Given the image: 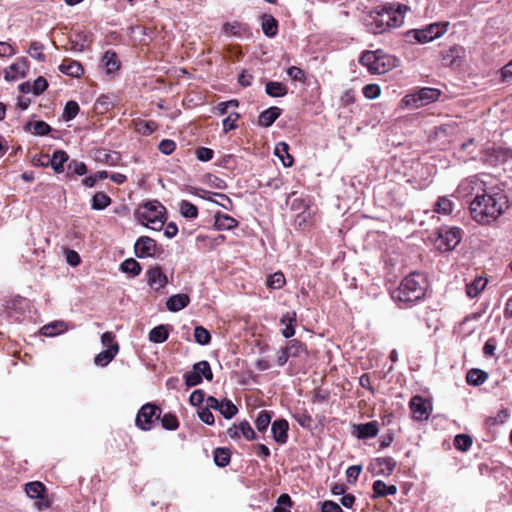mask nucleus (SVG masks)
<instances>
[{"mask_svg": "<svg viewBox=\"0 0 512 512\" xmlns=\"http://www.w3.org/2000/svg\"><path fill=\"white\" fill-rule=\"evenodd\" d=\"M507 208V196L501 189L495 186H489L484 193L469 202L471 217L479 224L492 223Z\"/></svg>", "mask_w": 512, "mask_h": 512, "instance_id": "obj_1", "label": "nucleus"}, {"mask_svg": "<svg viewBox=\"0 0 512 512\" xmlns=\"http://www.w3.org/2000/svg\"><path fill=\"white\" fill-rule=\"evenodd\" d=\"M426 286L427 283L423 274L418 272L410 273L401 281L399 287L393 291L392 298L402 303V307H408L424 297Z\"/></svg>", "mask_w": 512, "mask_h": 512, "instance_id": "obj_2", "label": "nucleus"}, {"mask_svg": "<svg viewBox=\"0 0 512 512\" xmlns=\"http://www.w3.org/2000/svg\"><path fill=\"white\" fill-rule=\"evenodd\" d=\"M404 22V15L400 9L393 5H385L380 10L370 14L368 23L369 31L373 34H381L388 29L400 27Z\"/></svg>", "mask_w": 512, "mask_h": 512, "instance_id": "obj_3", "label": "nucleus"}, {"mask_svg": "<svg viewBox=\"0 0 512 512\" xmlns=\"http://www.w3.org/2000/svg\"><path fill=\"white\" fill-rule=\"evenodd\" d=\"M165 207L157 200L148 201L138 207L136 217L145 227L154 231L162 230L166 217Z\"/></svg>", "mask_w": 512, "mask_h": 512, "instance_id": "obj_4", "label": "nucleus"}, {"mask_svg": "<svg viewBox=\"0 0 512 512\" xmlns=\"http://www.w3.org/2000/svg\"><path fill=\"white\" fill-rule=\"evenodd\" d=\"M359 62L367 67L372 74H384L399 64V59L386 54L383 50L365 51L360 56Z\"/></svg>", "mask_w": 512, "mask_h": 512, "instance_id": "obj_5", "label": "nucleus"}, {"mask_svg": "<svg viewBox=\"0 0 512 512\" xmlns=\"http://www.w3.org/2000/svg\"><path fill=\"white\" fill-rule=\"evenodd\" d=\"M448 26V22H436L421 29H411L405 33V39L409 43L425 44L444 35Z\"/></svg>", "mask_w": 512, "mask_h": 512, "instance_id": "obj_6", "label": "nucleus"}, {"mask_svg": "<svg viewBox=\"0 0 512 512\" xmlns=\"http://www.w3.org/2000/svg\"><path fill=\"white\" fill-rule=\"evenodd\" d=\"M489 186L481 176L475 175L462 180L455 193L459 198L471 201L484 193Z\"/></svg>", "mask_w": 512, "mask_h": 512, "instance_id": "obj_7", "label": "nucleus"}, {"mask_svg": "<svg viewBox=\"0 0 512 512\" xmlns=\"http://www.w3.org/2000/svg\"><path fill=\"white\" fill-rule=\"evenodd\" d=\"M161 410L158 406L147 403L138 411L135 419L136 426L143 431L151 430L154 419H159Z\"/></svg>", "mask_w": 512, "mask_h": 512, "instance_id": "obj_8", "label": "nucleus"}, {"mask_svg": "<svg viewBox=\"0 0 512 512\" xmlns=\"http://www.w3.org/2000/svg\"><path fill=\"white\" fill-rule=\"evenodd\" d=\"M439 96L440 91L438 89L425 87L416 94L408 95L404 99L407 105L413 104L415 108H419L436 101Z\"/></svg>", "mask_w": 512, "mask_h": 512, "instance_id": "obj_9", "label": "nucleus"}, {"mask_svg": "<svg viewBox=\"0 0 512 512\" xmlns=\"http://www.w3.org/2000/svg\"><path fill=\"white\" fill-rule=\"evenodd\" d=\"M461 238V230L457 227L441 229L438 248L444 251H451L460 243Z\"/></svg>", "mask_w": 512, "mask_h": 512, "instance_id": "obj_10", "label": "nucleus"}, {"mask_svg": "<svg viewBox=\"0 0 512 512\" xmlns=\"http://www.w3.org/2000/svg\"><path fill=\"white\" fill-rule=\"evenodd\" d=\"M157 250L156 241L148 236L139 237L134 244L135 255L138 258L154 256Z\"/></svg>", "mask_w": 512, "mask_h": 512, "instance_id": "obj_11", "label": "nucleus"}, {"mask_svg": "<svg viewBox=\"0 0 512 512\" xmlns=\"http://www.w3.org/2000/svg\"><path fill=\"white\" fill-rule=\"evenodd\" d=\"M410 409L413 413V417L418 421L428 419L430 415L431 405L430 403L421 396H414L410 401Z\"/></svg>", "mask_w": 512, "mask_h": 512, "instance_id": "obj_12", "label": "nucleus"}, {"mask_svg": "<svg viewBox=\"0 0 512 512\" xmlns=\"http://www.w3.org/2000/svg\"><path fill=\"white\" fill-rule=\"evenodd\" d=\"M465 50L460 45H454L447 50L442 51V63L449 67H458L461 65Z\"/></svg>", "mask_w": 512, "mask_h": 512, "instance_id": "obj_13", "label": "nucleus"}, {"mask_svg": "<svg viewBox=\"0 0 512 512\" xmlns=\"http://www.w3.org/2000/svg\"><path fill=\"white\" fill-rule=\"evenodd\" d=\"M379 432L377 421L355 424L352 427V434L358 439H368L375 437Z\"/></svg>", "mask_w": 512, "mask_h": 512, "instance_id": "obj_14", "label": "nucleus"}, {"mask_svg": "<svg viewBox=\"0 0 512 512\" xmlns=\"http://www.w3.org/2000/svg\"><path fill=\"white\" fill-rule=\"evenodd\" d=\"M396 467V461L392 457L376 458L370 464V468L378 475L389 476Z\"/></svg>", "mask_w": 512, "mask_h": 512, "instance_id": "obj_15", "label": "nucleus"}, {"mask_svg": "<svg viewBox=\"0 0 512 512\" xmlns=\"http://www.w3.org/2000/svg\"><path fill=\"white\" fill-rule=\"evenodd\" d=\"M289 424L285 419H277L272 423L271 431L273 439L279 444L284 445L288 440Z\"/></svg>", "mask_w": 512, "mask_h": 512, "instance_id": "obj_16", "label": "nucleus"}, {"mask_svg": "<svg viewBox=\"0 0 512 512\" xmlns=\"http://www.w3.org/2000/svg\"><path fill=\"white\" fill-rule=\"evenodd\" d=\"M146 274L149 286L156 290L163 288L168 282L167 276L159 266L151 267Z\"/></svg>", "mask_w": 512, "mask_h": 512, "instance_id": "obj_17", "label": "nucleus"}, {"mask_svg": "<svg viewBox=\"0 0 512 512\" xmlns=\"http://www.w3.org/2000/svg\"><path fill=\"white\" fill-rule=\"evenodd\" d=\"M198 196L204 200L216 203L226 210L232 209L233 203L231 199L223 193H215L207 190H201V193H199Z\"/></svg>", "mask_w": 512, "mask_h": 512, "instance_id": "obj_18", "label": "nucleus"}, {"mask_svg": "<svg viewBox=\"0 0 512 512\" xmlns=\"http://www.w3.org/2000/svg\"><path fill=\"white\" fill-rule=\"evenodd\" d=\"M238 221L228 214L216 212L214 214V228L218 231H228L238 226Z\"/></svg>", "mask_w": 512, "mask_h": 512, "instance_id": "obj_19", "label": "nucleus"}, {"mask_svg": "<svg viewBox=\"0 0 512 512\" xmlns=\"http://www.w3.org/2000/svg\"><path fill=\"white\" fill-rule=\"evenodd\" d=\"M119 345L117 343L110 345L107 349L101 351L94 358V363L97 366L105 367L107 366L118 354Z\"/></svg>", "mask_w": 512, "mask_h": 512, "instance_id": "obj_20", "label": "nucleus"}, {"mask_svg": "<svg viewBox=\"0 0 512 512\" xmlns=\"http://www.w3.org/2000/svg\"><path fill=\"white\" fill-rule=\"evenodd\" d=\"M28 69V64L25 59H21L11 64L5 70V79L7 81L15 80L17 77H24Z\"/></svg>", "mask_w": 512, "mask_h": 512, "instance_id": "obj_21", "label": "nucleus"}, {"mask_svg": "<svg viewBox=\"0 0 512 512\" xmlns=\"http://www.w3.org/2000/svg\"><path fill=\"white\" fill-rule=\"evenodd\" d=\"M59 70L61 73L75 78L80 77L84 72L82 65L78 61L71 59L63 60L59 66Z\"/></svg>", "mask_w": 512, "mask_h": 512, "instance_id": "obj_22", "label": "nucleus"}, {"mask_svg": "<svg viewBox=\"0 0 512 512\" xmlns=\"http://www.w3.org/2000/svg\"><path fill=\"white\" fill-rule=\"evenodd\" d=\"M297 322V314L295 311H290L282 315L280 319V323L285 325V328L282 330V335L285 338H291L295 334V325Z\"/></svg>", "mask_w": 512, "mask_h": 512, "instance_id": "obj_23", "label": "nucleus"}, {"mask_svg": "<svg viewBox=\"0 0 512 512\" xmlns=\"http://www.w3.org/2000/svg\"><path fill=\"white\" fill-rule=\"evenodd\" d=\"M190 298L187 294L180 293L172 295L166 302V307L169 311L177 312L188 306Z\"/></svg>", "mask_w": 512, "mask_h": 512, "instance_id": "obj_24", "label": "nucleus"}, {"mask_svg": "<svg viewBox=\"0 0 512 512\" xmlns=\"http://www.w3.org/2000/svg\"><path fill=\"white\" fill-rule=\"evenodd\" d=\"M261 27L267 37L273 38L278 32V21L272 15L262 14Z\"/></svg>", "mask_w": 512, "mask_h": 512, "instance_id": "obj_25", "label": "nucleus"}, {"mask_svg": "<svg viewBox=\"0 0 512 512\" xmlns=\"http://www.w3.org/2000/svg\"><path fill=\"white\" fill-rule=\"evenodd\" d=\"M281 115V109L278 107H270L259 115L258 124L262 127L271 126Z\"/></svg>", "mask_w": 512, "mask_h": 512, "instance_id": "obj_26", "label": "nucleus"}, {"mask_svg": "<svg viewBox=\"0 0 512 512\" xmlns=\"http://www.w3.org/2000/svg\"><path fill=\"white\" fill-rule=\"evenodd\" d=\"M373 498L386 497L388 495H394L397 493V487L395 485H387L382 480H376L373 483Z\"/></svg>", "mask_w": 512, "mask_h": 512, "instance_id": "obj_27", "label": "nucleus"}, {"mask_svg": "<svg viewBox=\"0 0 512 512\" xmlns=\"http://www.w3.org/2000/svg\"><path fill=\"white\" fill-rule=\"evenodd\" d=\"M102 64L106 68L107 74H114L120 68V62L115 52L108 50L102 57Z\"/></svg>", "mask_w": 512, "mask_h": 512, "instance_id": "obj_28", "label": "nucleus"}, {"mask_svg": "<svg viewBox=\"0 0 512 512\" xmlns=\"http://www.w3.org/2000/svg\"><path fill=\"white\" fill-rule=\"evenodd\" d=\"M487 282L486 278H475L471 283L466 285L467 296L471 299L477 297L485 289Z\"/></svg>", "mask_w": 512, "mask_h": 512, "instance_id": "obj_29", "label": "nucleus"}, {"mask_svg": "<svg viewBox=\"0 0 512 512\" xmlns=\"http://www.w3.org/2000/svg\"><path fill=\"white\" fill-rule=\"evenodd\" d=\"M68 159L69 157L65 151L56 150L49 160V164L56 173H62L64 171V163L67 162Z\"/></svg>", "mask_w": 512, "mask_h": 512, "instance_id": "obj_30", "label": "nucleus"}, {"mask_svg": "<svg viewBox=\"0 0 512 512\" xmlns=\"http://www.w3.org/2000/svg\"><path fill=\"white\" fill-rule=\"evenodd\" d=\"M265 91L270 97H283L287 94L288 88L282 82L269 81L266 83Z\"/></svg>", "mask_w": 512, "mask_h": 512, "instance_id": "obj_31", "label": "nucleus"}, {"mask_svg": "<svg viewBox=\"0 0 512 512\" xmlns=\"http://www.w3.org/2000/svg\"><path fill=\"white\" fill-rule=\"evenodd\" d=\"M45 486L38 481L29 482L25 485V492L31 499H41L45 493Z\"/></svg>", "mask_w": 512, "mask_h": 512, "instance_id": "obj_32", "label": "nucleus"}, {"mask_svg": "<svg viewBox=\"0 0 512 512\" xmlns=\"http://www.w3.org/2000/svg\"><path fill=\"white\" fill-rule=\"evenodd\" d=\"M25 131H31L35 135L44 136L51 131L50 125L44 121L28 122L24 126Z\"/></svg>", "mask_w": 512, "mask_h": 512, "instance_id": "obj_33", "label": "nucleus"}, {"mask_svg": "<svg viewBox=\"0 0 512 512\" xmlns=\"http://www.w3.org/2000/svg\"><path fill=\"white\" fill-rule=\"evenodd\" d=\"M488 378V374L480 369H471L466 375V381L470 385L479 386Z\"/></svg>", "mask_w": 512, "mask_h": 512, "instance_id": "obj_34", "label": "nucleus"}, {"mask_svg": "<svg viewBox=\"0 0 512 512\" xmlns=\"http://www.w3.org/2000/svg\"><path fill=\"white\" fill-rule=\"evenodd\" d=\"M169 331L167 326L159 325L149 332V340L153 343H163L168 339Z\"/></svg>", "mask_w": 512, "mask_h": 512, "instance_id": "obj_35", "label": "nucleus"}, {"mask_svg": "<svg viewBox=\"0 0 512 512\" xmlns=\"http://www.w3.org/2000/svg\"><path fill=\"white\" fill-rule=\"evenodd\" d=\"M289 146L285 142H279L275 147V155L279 157L285 167H289L293 163V158L288 153Z\"/></svg>", "mask_w": 512, "mask_h": 512, "instance_id": "obj_36", "label": "nucleus"}, {"mask_svg": "<svg viewBox=\"0 0 512 512\" xmlns=\"http://www.w3.org/2000/svg\"><path fill=\"white\" fill-rule=\"evenodd\" d=\"M216 411H219L225 419H231L237 414L238 408L231 400L225 399L219 403Z\"/></svg>", "mask_w": 512, "mask_h": 512, "instance_id": "obj_37", "label": "nucleus"}, {"mask_svg": "<svg viewBox=\"0 0 512 512\" xmlns=\"http://www.w3.org/2000/svg\"><path fill=\"white\" fill-rule=\"evenodd\" d=\"M120 270L123 273L130 274L131 276H138L141 273L142 268L135 259L128 258L121 263Z\"/></svg>", "mask_w": 512, "mask_h": 512, "instance_id": "obj_38", "label": "nucleus"}, {"mask_svg": "<svg viewBox=\"0 0 512 512\" xmlns=\"http://www.w3.org/2000/svg\"><path fill=\"white\" fill-rule=\"evenodd\" d=\"M180 214L189 219H195L198 216V208L188 200H182L179 203Z\"/></svg>", "mask_w": 512, "mask_h": 512, "instance_id": "obj_39", "label": "nucleus"}, {"mask_svg": "<svg viewBox=\"0 0 512 512\" xmlns=\"http://www.w3.org/2000/svg\"><path fill=\"white\" fill-rule=\"evenodd\" d=\"M231 452L228 448H216L214 451V463L218 467H226L230 463Z\"/></svg>", "mask_w": 512, "mask_h": 512, "instance_id": "obj_40", "label": "nucleus"}, {"mask_svg": "<svg viewBox=\"0 0 512 512\" xmlns=\"http://www.w3.org/2000/svg\"><path fill=\"white\" fill-rule=\"evenodd\" d=\"M111 204V198L104 192H97L92 197L91 208L93 210H103Z\"/></svg>", "mask_w": 512, "mask_h": 512, "instance_id": "obj_41", "label": "nucleus"}, {"mask_svg": "<svg viewBox=\"0 0 512 512\" xmlns=\"http://www.w3.org/2000/svg\"><path fill=\"white\" fill-rule=\"evenodd\" d=\"M290 356L293 358L300 357L303 354H307L306 346L300 342L299 340L293 339L288 342L287 346H285Z\"/></svg>", "mask_w": 512, "mask_h": 512, "instance_id": "obj_42", "label": "nucleus"}, {"mask_svg": "<svg viewBox=\"0 0 512 512\" xmlns=\"http://www.w3.org/2000/svg\"><path fill=\"white\" fill-rule=\"evenodd\" d=\"M66 329V325L63 321H56L50 324L44 325L41 329L42 334L45 336H56Z\"/></svg>", "mask_w": 512, "mask_h": 512, "instance_id": "obj_43", "label": "nucleus"}, {"mask_svg": "<svg viewBox=\"0 0 512 512\" xmlns=\"http://www.w3.org/2000/svg\"><path fill=\"white\" fill-rule=\"evenodd\" d=\"M271 419H272V413L269 412V411H266V410H262L256 420H255V426H256V429L259 431V432H264L267 430L270 422H271Z\"/></svg>", "mask_w": 512, "mask_h": 512, "instance_id": "obj_44", "label": "nucleus"}, {"mask_svg": "<svg viewBox=\"0 0 512 512\" xmlns=\"http://www.w3.org/2000/svg\"><path fill=\"white\" fill-rule=\"evenodd\" d=\"M79 109L80 108L77 102L68 101L63 110V120L66 122L73 120L77 116Z\"/></svg>", "mask_w": 512, "mask_h": 512, "instance_id": "obj_45", "label": "nucleus"}, {"mask_svg": "<svg viewBox=\"0 0 512 512\" xmlns=\"http://www.w3.org/2000/svg\"><path fill=\"white\" fill-rule=\"evenodd\" d=\"M193 370L196 371L202 378L204 377L206 380L211 381L213 378V373L210 367V364L207 361H200L193 365Z\"/></svg>", "mask_w": 512, "mask_h": 512, "instance_id": "obj_46", "label": "nucleus"}, {"mask_svg": "<svg viewBox=\"0 0 512 512\" xmlns=\"http://www.w3.org/2000/svg\"><path fill=\"white\" fill-rule=\"evenodd\" d=\"M294 420L302 427L306 429L311 428L312 417L306 410H299L293 414Z\"/></svg>", "mask_w": 512, "mask_h": 512, "instance_id": "obj_47", "label": "nucleus"}, {"mask_svg": "<svg viewBox=\"0 0 512 512\" xmlns=\"http://www.w3.org/2000/svg\"><path fill=\"white\" fill-rule=\"evenodd\" d=\"M472 438L467 434H458L454 439V446L460 451H468L472 446Z\"/></svg>", "mask_w": 512, "mask_h": 512, "instance_id": "obj_48", "label": "nucleus"}, {"mask_svg": "<svg viewBox=\"0 0 512 512\" xmlns=\"http://www.w3.org/2000/svg\"><path fill=\"white\" fill-rule=\"evenodd\" d=\"M194 339L200 345H207L211 341V335L203 326H197L194 329Z\"/></svg>", "mask_w": 512, "mask_h": 512, "instance_id": "obj_49", "label": "nucleus"}, {"mask_svg": "<svg viewBox=\"0 0 512 512\" xmlns=\"http://www.w3.org/2000/svg\"><path fill=\"white\" fill-rule=\"evenodd\" d=\"M44 46L38 41H33L30 44L28 53L31 57L37 59L40 62L45 61V54L43 53Z\"/></svg>", "mask_w": 512, "mask_h": 512, "instance_id": "obj_50", "label": "nucleus"}, {"mask_svg": "<svg viewBox=\"0 0 512 512\" xmlns=\"http://www.w3.org/2000/svg\"><path fill=\"white\" fill-rule=\"evenodd\" d=\"M285 284L284 274L281 272H276L270 275L267 279V286L271 289H280Z\"/></svg>", "mask_w": 512, "mask_h": 512, "instance_id": "obj_51", "label": "nucleus"}, {"mask_svg": "<svg viewBox=\"0 0 512 512\" xmlns=\"http://www.w3.org/2000/svg\"><path fill=\"white\" fill-rule=\"evenodd\" d=\"M77 37L79 40L71 39V49L73 51L83 52L87 47V43L90 41L89 36L85 33H80Z\"/></svg>", "mask_w": 512, "mask_h": 512, "instance_id": "obj_52", "label": "nucleus"}, {"mask_svg": "<svg viewBox=\"0 0 512 512\" xmlns=\"http://www.w3.org/2000/svg\"><path fill=\"white\" fill-rule=\"evenodd\" d=\"M161 424L167 430H176L179 426L177 417L172 413L164 414L161 418Z\"/></svg>", "mask_w": 512, "mask_h": 512, "instance_id": "obj_53", "label": "nucleus"}, {"mask_svg": "<svg viewBox=\"0 0 512 512\" xmlns=\"http://www.w3.org/2000/svg\"><path fill=\"white\" fill-rule=\"evenodd\" d=\"M240 435H242L247 441H253L257 438L255 431L246 420L240 422Z\"/></svg>", "mask_w": 512, "mask_h": 512, "instance_id": "obj_54", "label": "nucleus"}, {"mask_svg": "<svg viewBox=\"0 0 512 512\" xmlns=\"http://www.w3.org/2000/svg\"><path fill=\"white\" fill-rule=\"evenodd\" d=\"M240 118V114L237 112L230 113L222 122L223 130L227 133L230 130L237 128V120Z\"/></svg>", "mask_w": 512, "mask_h": 512, "instance_id": "obj_55", "label": "nucleus"}, {"mask_svg": "<svg viewBox=\"0 0 512 512\" xmlns=\"http://www.w3.org/2000/svg\"><path fill=\"white\" fill-rule=\"evenodd\" d=\"M157 128V124L153 121H139L136 124V130L143 135L152 134Z\"/></svg>", "mask_w": 512, "mask_h": 512, "instance_id": "obj_56", "label": "nucleus"}, {"mask_svg": "<svg viewBox=\"0 0 512 512\" xmlns=\"http://www.w3.org/2000/svg\"><path fill=\"white\" fill-rule=\"evenodd\" d=\"M436 211L438 213L449 214L452 212L453 203L446 197H440L436 202Z\"/></svg>", "mask_w": 512, "mask_h": 512, "instance_id": "obj_57", "label": "nucleus"}, {"mask_svg": "<svg viewBox=\"0 0 512 512\" xmlns=\"http://www.w3.org/2000/svg\"><path fill=\"white\" fill-rule=\"evenodd\" d=\"M184 379H185V384L188 387H193V386L200 384L202 382L203 378L196 371H194L192 369L191 371L185 373Z\"/></svg>", "mask_w": 512, "mask_h": 512, "instance_id": "obj_58", "label": "nucleus"}, {"mask_svg": "<svg viewBox=\"0 0 512 512\" xmlns=\"http://www.w3.org/2000/svg\"><path fill=\"white\" fill-rule=\"evenodd\" d=\"M380 93L381 89L377 84H368L363 88V94L367 99H376Z\"/></svg>", "mask_w": 512, "mask_h": 512, "instance_id": "obj_59", "label": "nucleus"}, {"mask_svg": "<svg viewBox=\"0 0 512 512\" xmlns=\"http://www.w3.org/2000/svg\"><path fill=\"white\" fill-rule=\"evenodd\" d=\"M68 171L82 176L87 173V167L84 162L73 160L68 164Z\"/></svg>", "mask_w": 512, "mask_h": 512, "instance_id": "obj_60", "label": "nucleus"}, {"mask_svg": "<svg viewBox=\"0 0 512 512\" xmlns=\"http://www.w3.org/2000/svg\"><path fill=\"white\" fill-rule=\"evenodd\" d=\"M47 87V80L44 77L39 76L32 85V92L35 95H40L47 89Z\"/></svg>", "mask_w": 512, "mask_h": 512, "instance_id": "obj_61", "label": "nucleus"}, {"mask_svg": "<svg viewBox=\"0 0 512 512\" xmlns=\"http://www.w3.org/2000/svg\"><path fill=\"white\" fill-rule=\"evenodd\" d=\"M158 148L163 154L170 155L174 152L176 148V143L170 139H163L159 143Z\"/></svg>", "mask_w": 512, "mask_h": 512, "instance_id": "obj_62", "label": "nucleus"}, {"mask_svg": "<svg viewBox=\"0 0 512 512\" xmlns=\"http://www.w3.org/2000/svg\"><path fill=\"white\" fill-rule=\"evenodd\" d=\"M204 401L205 393L201 389L194 390L189 397V402L192 406H200Z\"/></svg>", "mask_w": 512, "mask_h": 512, "instance_id": "obj_63", "label": "nucleus"}, {"mask_svg": "<svg viewBox=\"0 0 512 512\" xmlns=\"http://www.w3.org/2000/svg\"><path fill=\"white\" fill-rule=\"evenodd\" d=\"M321 512H343L342 508L334 501L321 502Z\"/></svg>", "mask_w": 512, "mask_h": 512, "instance_id": "obj_64", "label": "nucleus"}]
</instances>
